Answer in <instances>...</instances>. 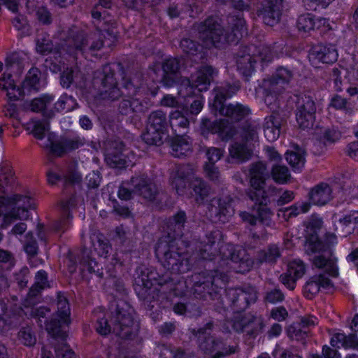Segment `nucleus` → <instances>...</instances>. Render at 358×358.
Instances as JSON below:
<instances>
[{"label": "nucleus", "instance_id": "1", "mask_svg": "<svg viewBox=\"0 0 358 358\" xmlns=\"http://www.w3.org/2000/svg\"><path fill=\"white\" fill-rule=\"evenodd\" d=\"M250 188L248 192L249 196L252 201H255L257 206L252 209V214L246 212L241 213L243 220L250 224H255L257 221L266 223L272 216V213L263 203L264 191L263 185L267 176L265 165L259 162L255 164L250 170Z\"/></svg>", "mask_w": 358, "mask_h": 358}, {"label": "nucleus", "instance_id": "2", "mask_svg": "<svg viewBox=\"0 0 358 358\" xmlns=\"http://www.w3.org/2000/svg\"><path fill=\"white\" fill-rule=\"evenodd\" d=\"M315 273L304 287V293L311 298L319 292L320 287L329 285V277H336L338 274L336 262L334 258H327L324 255H316L313 259Z\"/></svg>", "mask_w": 358, "mask_h": 358}, {"label": "nucleus", "instance_id": "3", "mask_svg": "<svg viewBox=\"0 0 358 358\" xmlns=\"http://www.w3.org/2000/svg\"><path fill=\"white\" fill-rule=\"evenodd\" d=\"M30 127L32 128L33 135L40 141V145L55 155L60 156L81 145L77 138L57 140L55 134L49 131V125L46 122L33 121L30 123Z\"/></svg>", "mask_w": 358, "mask_h": 358}, {"label": "nucleus", "instance_id": "4", "mask_svg": "<svg viewBox=\"0 0 358 358\" xmlns=\"http://www.w3.org/2000/svg\"><path fill=\"white\" fill-rule=\"evenodd\" d=\"M165 120V114L160 110L155 111L150 115L146 131L142 134V138L146 143L159 145L166 138Z\"/></svg>", "mask_w": 358, "mask_h": 358}, {"label": "nucleus", "instance_id": "5", "mask_svg": "<svg viewBox=\"0 0 358 358\" xmlns=\"http://www.w3.org/2000/svg\"><path fill=\"white\" fill-rule=\"evenodd\" d=\"M210 25V22L208 21V28L203 30L202 34V38L206 46L213 44L216 47H221L225 43L235 42L237 38L242 36L243 27L240 30L238 29L233 30L234 34L226 36H223V30L220 24H213V27H211Z\"/></svg>", "mask_w": 358, "mask_h": 358}, {"label": "nucleus", "instance_id": "6", "mask_svg": "<svg viewBox=\"0 0 358 358\" xmlns=\"http://www.w3.org/2000/svg\"><path fill=\"white\" fill-rule=\"evenodd\" d=\"M243 138L244 145L234 144L229 148L231 157L237 162L245 161L251 156L258 139L257 129L255 127L245 129Z\"/></svg>", "mask_w": 358, "mask_h": 358}, {"label": "nucleus", "instance_id": "7", "mask_svg": "<svg viewBox=\"0 0 358 358\" xmlns=\"http://www.w3.org/2000/svg\"><path fill=\"white\" fill-rule=\"evenodd\" d=\"M58 310L54 319L46 324V329L54 336H59L70 324V309L65 297H60L57 303Z\"/></svg>", "mask_w": 358, "mask_h": 358}, {"label": "nucleus", "instance_id": "8", "mask_svg": "<svg viewBox=\"0 0 358 358\" xmlns=\"http://www.w3.org/2000/svg\"><path fill=\"white\" fill-rule=\"evenodd\" d=\"M322 220L315 217L308 222L306 230L305 250L308 254H314L324 251V245L318 240L317 232L322 227Z\"/></svg>", "mask_w": 358, "mask_h": 358}, {"label": "nucleus", "instance_id": "9", "mask_svg": "<svg viewBox=\"0 0 358 358\" xmlns=\"http://www.w3.org/2000/svg\"><path fill=\"white\" fill-rule=\"evenodd\" d=\"M164 248H166L165 245L159 243L156 247V254L158 257L164 256L168 268L178 273H184L189 269V261L186 257L176 252H166Z\"/></svg>", "mask_w": 358, "mask_h": 358}, {"label": "nucleus", "instance_id": "10", "mask_svg": "<svg viewBox=\"0 0 358 358\" xmlns=\"http://www.w3.org/2000/svg\"><path fill=\"white\" fill-rule=\"evenodd\" d=\"M161 103L164 106L178 108L170 115V124L173 130L176 131L178 127L185 129L187 127L189 122L187 117L179 110V108L184 109V106L178 100L173 96L166 95L162 99Z\"/></svg>", "mask_w": 358, "mask_h": 358}, {"label": "nucleus", "instance_id": "11", "mask_svg": "<svg viewBox=\"0 0 358 358\" xmlns=\"http://www.w3.org/2000/svg\"><path fill=\"white\" fill-rule=\"evenodd\" d=\"M113 327V332L123 338H130L132 334L138 330V324H136L130 313L127 312L118 313Z\"/></svg>", "mask_w": 358, "mask_h": 358}, {"label": "nucleus", "instance_id": "12", "mask_svg": "<svg viewBox=\"0 0 358 358\" xmlns=\"http://www.w3.org/2000/svg\"><path fill=\"white\" fill-rule=\"evenodd\" d=\"M338 52L332 45H318L315 46L310 54V60L313 65H317L319 62L324 64H331L336 61Z\"/></svg>", "mask_w": 358, "mask_h": 358}, {"label": "nucleus", "instance_id": "13", "mask_svg": "<svg viewBox=\"0 0 358 358\" xmlns=\"http://www.w3.org/2000/svg\"><path fill=\"white\" fill-rule=\"evenodd\" d=\"M306 268L301 260H294L288 265L287 272L280 276L281 282L289 289L295 287L296 281L305 273Z\"/></svg>", "mask_w": 358, "mask_h": 358}, {"label": "nucleus", "instance_id": "14", "mask_svg": "<svg viewBox=\"0 0 358 358\" xmlns=\"http://www.w3.org/2000/svg\"><path fill=\"white\" fill-rule=\"evenodd\" d=\"M315 106L310 99H306L296 113V122L300 128L305 129L313 127L315 120Z\"/></svg>", "mask_w": 358, "mask_h": 358}, {"label": "nucleus", "instance_id": "15", "mask_svg": "<svg viewBox=\"0 0 358 358\" xmlns=\"http://www.w3.org/2000/svg\"><path fill=\"white\" fill-rule=\"evenodd\" d=\"M46 85V78L36 68L31 69L23 82V93L38 90Z\"/></svg>", "mask_w": 358, "mask_h": 358}, {"label": "nucleus", "instance_id": "16", "mask_svg": "<svg viewBox=\"0 0 358 358\" xmlns=\"http://www.w3.org/2000/svg\"><path fill=\"white\" fill-rule=\"evenodd\" d=\"M215 72L211 67L206 66L199 70L192 78V85L187 88V92H190L195 87L199 92L206 91L210 83V79Z\"/></svg>", "mask_w": 358, "mask_h": 358}, {"label": "nucleus", "instance_id": "17", "mask_svg": "<svg viewBox=\"0 0 358 358\" xmlns=\"http://www.w3.org/2000/svg\"><path fill=\"white\" fill-rule=\"evenodd\" d=\"M18 206L17 212H13L5 217L4 222L7 224V222H10L20 219L26 220L29 217V213L27 209L32 208L34 207V203L31 199L28 196H21L17 201Z\"/></svg>", "mask_w": 358, "mask_h": 358}, {"label": "nucleus", "instance_id": "18", "mask_svg": "<svg viewBox=\"0 0 358 358\" xmlns=\"http://www.w3.org/2000/svg\"><path fill=\"white\" fill-rule=\"evenodd\" d=\"M281 7L282 0H268L266 8L262 12L266 24L273 26L279 20Z\"/></svg>", "mask_w": 358, "mask_h": 358}, {"label": "nucleus", "instance_id": "19", "mask_svg": "<svg viewBox=\"0 0 358 358\" xmlns=\"http://www.w3.org/2000/svg\"><path fill=\"white\" fill-rule=\"evenodd\" d=\"M92 242V254L101 258H106L110 250L107 240L99 232H94L90 236Z\"/></svg>", "mask_w": 358, "mask_h": 358}, {"label": "nucleus", "instance_id": "20", "mask_svg": "<svg viewBox=\"0 0 358 358\" xmlns=\"http://www.w3.org/2000/svg\"><path fill=\"white\" fill-rule=\"evenodd\" d=\"M281 125L282 120L278 116L271 115L266 118L264 131L268 141H274L278 138Z\"/></svg>", "mask_w": 358, "mask_h": 358}, {"label": "nucleus", "instance_id": "21", "mask_svg": "<svg viewBox=\"0 0 358 358\" xmlns=\"http://www.w3.org/2000/svg\"><path fill=\"white\" fill-rule=\"evenodd\" d=\"M327 20L323 18L315 19L311 14H305L301 15L297 22V27L299 31L309 32L315 29H320L322 25H324Z\"/></svg>", "mask_w": 358, "mask_h": 358}, {"label": "nucleus", "instance_id": "22", "mask_svg": "<svg viewBox=\"0 0 358 358\" xmlns=\"http://www.w3.org/2000/svg\"><path fill=\"white\" fill-rule=\"evenodd\" d=\"M285 158L294 171H300L305 165L304 150L299 147L288 150L285 154Z\"/></svg>", "mask_w": 358, "mask_h": 358}, {"label": "nucleus", "instance_id": "23", "mask_svg": "<svg viewBox=\"0 0 358 358\" xmlns=\"http://www.w3.org/2000/svg\"><path fill=\"white\" fill-rule=\"evenodd\" d=\"M331 198V189L328 185L322 184L310 192V199L315 205H324Z\"/></svg>", "mask_w": 358, "mask_h": 358}, {"label": "nucleus", "instance_id": "24", "mask_svg": "<svg viewBox=\"0 0 358 358\" xmlns=\"http://www.w3.org/2000/svg\"><path fill=\"white\" fill-rule=\"evenodd\" d=\"M222 155L223 151L215 148H211L207 151V157L209 161V164H206L205 165L204 170L206 175L211 180H214L217 178L218 171L214 166V164L220 159Z\"/></svg>", "mask_w": 358, "mask_h": 358}, {"label": "nucleus", "instance_id": "25", "mask_svg": "<svg viewBox=\"0 0 358 358\" xmlns=\"http://www.w3.org/2000/svg\"><path fill=\"white\" fill-rule=\"evenodd\" d=\"M357 224H358V211H352L347 213L339 220V228L342 232L339 235L345 236L351 234Z\"/></svg>", "mask_w": 358, "mask_h": 358}, {"label": "nucleus", "instance_id": "26", "mask_svg": "<svg viewBox=\"0 0 358 358\" xmlns=\"http://www.w3.org/2000/svg\"><path fill=\"white\" fill-rule=\"evenodd\" d=\"M0 88L6 91L9 101H15L22 94L21 90L15 87L13 80L10 76L0 78Z\"/></svg>", "mask_w": 358, "mask_h": 358}, {"label": "nucleus", "instance_id": "27", "mask_svg": "<svg viewBox=\"0 0 358 358\" xmlns=\"http://www.w3.org/2000/svg\"><path fill=\"white\" fill-rule=\"evenodd\" d=\"M171 146L172 155L177 157L185 155L190 151V145L187 136L177 135L172 141Z\"/></svg>", "mask_w": 358, "mask_h": 358}, {"label": "nucleus", "instance_id": "28", "mask_svg": "<svg viewBox=\"0 0 358 358\" xmlns=\"http://www.w3.org/2000/svg\"><path fill=\"white\" fill-rule=\"evenodd\" d=\"M331 344L333 347L341 348H357L358 347V339L355 336L346 337L343 334H336L331 339Z\"/></svg>", "mask_w": 358, "mask_h": 358}, {"label": "nucleus", "instance_id": "29", "mask_svg": "<svg viewBox=\"0 0 358 358\" xmlns=\"http://www.w3.org/2000/svg\"><path fill=\"white\" fill-rule=\"evenodd\" d=\"M103 85L106 89L103 95L104 99L109 98L115 99L120 96V90L115 85L113 73L104 76Z\"/></svg>", "mask_w": 358, "mask_h": 358}, {"label": "nucleus", "instance_id": "30", "mask_svg": "<svg viewBox=\"0 0 358 358\" xmlns=\"http://www.w3.org/2000/svg\"><path fill=\"white\" fill-rule=\"evenodd\" d=\"M271 176L278 183H285L290 178V173L285 166L276 165L272 168Z\"/></svg>", "mask_w": 358, "mask_h": 358}, {"label": "nucleus", "instance_id": "31", "mask_svg": "<svg viewBox=\"0 0 358 358\" xmlns=\"http://www.w3.org/2000/svg\"><path fill=\"white\" fill-rule=\"evenodd\" d=\"M310 204L308 202H303L300 204L292 206L289 208H287L283 210H280L284 214V216L288 217L292 216H296L300 213H304L309 210Z\"/></svg>", "mask_w": 358, "mask_h": 358}, {"label": "nucleus", "instance_id": "32", "mask_svg": "<svg viewBox=\"0 0 358 358\" xmlns=\"http://www.w3.org/2000/svg\"><path fill=\"white\" fill-rule=\"evenodd\" d=\"M81 270L84 277H87L88 273H96L98 275H103V273H99V266L93 259H85L81 264Z\"/></svg>", "mask_w": 358, "mask_h": 358}, {"label": "nucleus", "instance_id": "33", "mask_svg": "<svg viewBox=\"0 0 358 358\" xmlns=\"http://www.w3.org/2000/svg\"><path fill=\"white\" fill-rule=\"evenodd\" d=\"M191 186L193 189V192H190L191 195L194 196L197 201L202 200L203 197L207 193V190L204 187L203 182L200 180L196 178L191 182Z\"/></svg>", "mask_w": 358, "mask_h": 358}, {"label": "nucleus", "instance_id": "34", "mask_svg": "<svg viewBox=\"0 0 358 358\" xmlns=\"http://www.w3.org/2000/svg\"><path fill=\"white\" fill-rule=\"evenodd\" d=\"M330 105L336 109L343 110L345 113L350 115L352 113V109L348 104L346 100L340 96H334L331 100Z\"/></svg>", "mask_w": 358, "mask_h": 358}, {"label": "nucleus", "instance_id": "35", "mask_svg": "<svg viewBox=\"0 0 358 358\" xmlns=\"http://www.w3.org/2000/svg\"><path fill=\"white\" fill-rule=\"evenodd\" d=\"M76 101L71 96H63L56 103L57 110L70 111L75 108Z\"/></svg>", "mask_w": 358, "mask_h": 358}, {"label": "nucleus", "instance_id": "36", "mask_svg": "<svg viewBox=\"0 0 358 358\" xmlns=\"http://www.w3.org/2000/svg\"><path fill=\"white\" fill-rule=\"evenodd\" d=\"M47 275L43 271H39L36 275V280L34 286L31 289V293L34 294V292H39L48 287Z\"/></svg>", "mask_w": 358, "mask_h": 358}, {"label": "nucleus", "instance_id": "37", "mask_svg": "<svg viewBox=\"0 0 358 358\" xmlns=\"http://www.w3.org/2000/svg\"><path fill=\"white\" fill-rule=\"evenodd\" d=\"M239 71L245 76H249L254 69L250 55L243 57L238 64Z\"/></svg>", "mask_w": 358, "mask_h": 358}, {"label": "nucleus", "instance_id": "38", "mask_svg": "<svg viewBox=\"0 0 358 358\" xmlns=\"http://www.w3.org/2000/svg\"><path fill=\"white\" fill-rule=\"evenodd\" d=\"M229 110H230V112L229 113L227 114L236 119H239L248 115L250 113L249 108L241 104L229 106Z\"/></svg>", "mask_w": 358, "mask_h": 358}, {"label": "nucleus", "instance_id": "39", "mask_svg": "<svg viewBox=\"0 0 358 358\" xmlns=\"http://www.w3.org/2000/svg\"><path fill=\"white\" fill-rule=\"evenodd\" d=\"M106 160L111 166L116 168H122L123 166H128L124 159L120 158V157L116 156L110 152H108L106 154Z\"/></svg>", "mask_w": 358, "mask_h": 358}, {"label": "nucleus", "instance_id": "40", "mask_svg": "<svg viewBox=\"0 0 358 358\" xmlns=\"http://www.w3.org/2000/svg\"><path fill=\"white\" fill-rule=\"evenodd\" d=\"M19 338L25 345L31 346L36 343V338L29 329H24L20 332Z\"/></svg>", "mask_w": 358, "mask_h": 358}, {"label": "nucleus", "instance_id": "41", "mask_svg": "<svg viewBox=\"0 0 358 358\" xmlns=\"http://www.w3.org/2000/svg\"><path fill=\"white\" fill-rule=\"evenodd\" d=\"M110 2L107 0L101 1L92 10V15L95 19H99L103 13V9L109 8Z\"/></svg>", "mask_w": 358, "mask_h": 358}, {"label": "nucleus", "instance_id": "42", "mask_svg": "<svg viewBox=\"0 0 358 358\" xmlns=\"http://www.w3.org/2000/svg\"><path fill=\"white\" fill-rule=\"evenodd\" d=\"M52 50V44L48 39L43 38L42 41L39 40L36 43V51L41 54L45 55L50 52Z\"/></svg>", "mask_w": 358, "mask_h": 358}, {"label": "nucleus", "instance_id": "43", "mask_svg": "<svg viewBox=\"0 0 358 358\" xmlns=\"http://www.w3.org/2000/svg\"><path fill=\"white\" fill-rule=\"evenodd\" d=\"M187 180L183 177L175 178L172 182V185L176 188L178 194H183L185 193L184 189L186 188V183Z\"/></svg>", "mask_w": 358, "mask_h": 358}, {"label": "nucleus", "instance_id": "44", "mask_svg": "<svg viewBox=\"0 0 358 358\" xmlns=\"http://www.w3.org/2000/svg\"><path fill=\"white\" fill-rule=\"evenodd\" d=\"M14 27L22 31L23 34H27L28 31V26L27 24V21L23 16H17L13 20Z\"/></svg>", "mask_w": 358, "mask_h": 358}, {"label": "nucleus", "instance_id": "45", "mask_svg": "<svg viewBox=\"0 0 358 358\" xmlns=\"http://www.w3.org/2000/svg\"><path fill=\"white\" fill-rule=\"evenodd\" d=\"M86 180L87 185L92 188L98 187L101 182V178L99 173L94 171L89 173L86 177Z\"/></svg>", "mask_w": 358, "mask_h": 358}, {"label": "nucleus", "instance_id": "46", "mask_svg": "<svg viewBox=\"0 0 358 358\" xmlns=\"http://www.w3.org/2000/svg\"><path fill=\"white\" fill-rule=\"evenodd\" d=\"M96 331L99 334L106 335L111 331V327L105 319H101L97 321Z\"/></svg>", "mask_w": 358, "mask_h": 358}, {"label": "nucleus", "instance_id": "47", "mask_svg": "<svg viewBox=\"0 0 358 358\" xmlns=\"http://www.w3.org/2000/svg\"><path fill=\"white\" fill-rule=\"evenodd\" d=\"M57 356L62 358H76L74 352L66 345H63L60 349L56 350Z\"/></svg>", "mask_w": 358, "mask_h": 358}, {"label": "nucleus", "instance_id": "48", "mask_svg": "<svg viewBox=\"0 0 358 358\" xmlns=\"http://www.w3.org/2000/svg\"><path fill=\"white\" fill-rule=\"evenodd\" d=\"M180 45L183 50L188 54L193 55L196 50L195 43L191 40L184 39L181 41Z\"/></svg>", "mask_w": 358, "mask_h": 358}, {"label": "nucleus", "instance_id": "49", "mask_svg": "<svg viewBox=\"0 0 358 358\" xmlns=\"http://www.w3.org/2000/svg\"><path fill=\"white\" fill-rule=\"evenodd\" d=\"M45 107V101L44 99H34L31 101L28 108L32 111H38Z\"/></svg>", "mask_w": 358, "mask_h": 358}, {"label": "nucleus", "instance_id": "50", "mask_svg": "<svg viewBox=\"0 0 358 358\" xmlns=\"http://www.w3.org/2000/svg\"><path fill=\"white\" fill-rule=\"evenodd\" d=\"M139 191L145 198L151 199L155 192V187L151 184H145L139 188Z\"/></svg>", "mask_w": 358, "mask_h": 358}, {"label": "nucleus", "instance_id": "51", "mask_svg": "<svg viewBox=\"0 0 358 358\" xmlns=\"http://www.w3.org/2000/svg\"><path fill=\"white\" fill-rule=\"evenodd\" d=\"M287 315L286 310L282 307H278L273 309L271 312V317L278 321H281L285 319Z\"/></svg>", "mask_w": 358, "mask_h": 358}, {"label": "nucleus", "instance_id": "52", "mask_svg": "<svg viewBox=\"0 0 358 358\" xmlns=\"http://www.w3.org/2000/svg\"><path fill=\"white\" fill-rule=\"evenodd\" d=\"M278 76L279 77V80L276 82L277 84L283 82H288L291 77V73L286 69L281 68L278 71Z\"/></svg>", "mask_w": 358, "mask_h": 358}, {"label": "nucleus", "instance_id": "53", "mask_svg": "<svg viewBox=\"0 0 358 358\" xmlns=\"http://www.w3.org/2000/svg\"><path fill=\"white\" fill-rule=\"evenodd\" d=\"M341 138V134L336 130L326 131L324 136V141L327 142H335Z\"/></svg>", "mask_w": 358, "mask_h": 358}, {"label": "nucleus", "instance_id": "54", "mask_svg": "<svg viewBox=\"0 0 358 358\" xmlns=\"http://www.w3.org/2000/svg\"><path fill=\"white\" fill-rule=\"evenodd\" d=\"M266 299L268 301L275 303L282 301L283 299V295L280 291L275 289L268 293Z\"/></svg>", "mask_w": 358, "mask_h": 358}, {"label": "nucleus", "instance_id": "55", "mask_svg": "<svg viewBox=\"0 0 358 358\" xmlns=\"http://www.w3.org/2000/svg\"><path fill=\"white\" fill-rule=\"evenodd\" d=\"M348 154L350 157L358 161V142L350 143L348 145Z\"/></svg>", "mask_w": 358, "mask_h": 358}, {"label": "nucleus", "instance_id": "56", "mask_svg": "<svg viewBox=\"0 0 358 358\" xmlns=\"http://www.w3.org/2000/svg\"><path fill=\"white\" fill-rule=\"evenodd\" d=\"M38 20L43 23H48L50 22V15L48 11L45 8H41L37 12Z\"/></svg>", "mask_w": 358, "mask_h": 358}, {"label": "nucleus", "instance_id": "57", "mask_svg": "<svg viewBox=\"0 0 358 358\" xmlns=\"http://www.w3.org/2000/svg\"><path fill=\"white\" fill-rule=\"evenodd\" d=\"M203 108V101L201 100L194 101L190 107V113L194 115H197L200 113Z\"/></svg>", "mask_w": 358, "mask_h": 358}, {"label": "nucleus", "instance_id": "58", "mask_svg": "<svg viewBox=\"0 0 358 358\" xmlns=\"http://www.w3.org/2000/svg\"><path fill=\"white\" fill-rule=\"evenodd\" d=\"M4 114L6 116H9L10 117H15L17 115V108L15 105L12 103H8L4 109Z\"/></svg>", "mask_w": 358, "mask_h": 358}, {"label": "nucleus", "instance_id": "59", "mask_svg": "<svg viewBox=\"0 0 358 358\" xmlns=\"http://www.w3.org/2000/svg\"><path fill=\"white\" fill-rule=\"evenodd\" d=\"M322 354L326 358H337L339 356L335 350L327 346L323 347Z\"/></svg>", "mask_w": 358, "mask_h": 358}, {"label": "nucleus", "instance_id": "60", "mask_svg": "<svg viewBox=\"0 0 358 358\" xmlns=\"http://www.w3.org/2000/svg\"><path fill=\"white\" fill-rule=\"evenodd\" d=\"M294 199V194L292 192H285L282 196H280V200L278 202L280 204H283L285 203H288Z\"/></svg>", "mask_w": 358, "mask_h": 358}, {"label": "nucleus", "instance_id": "61", "mask_svg": "<svg viewBox=\"0 0 358 358\" xmlns=\"http://www.w3.org/2000/svg\"><path fill=\"white\" fill-rule=\"evenodd\" d=\"M131 192L125 187H120L118 191V196L120 199L127 200L131 197Z\"/></svg>", "mask_w": 358, "mask_h": 358}, {"label": "nucleus", "instance_id": "62", "mask_svg": "<svg viewBox=\"0 0 358 358\" xmlns=\"http://www.w3.org/2000/svg\"><path fill=\"white\" fill-rule=\"evenodd\" d=\"M266 152L267 156L273 160H278L280 158V155L278 153V152L272 148H267L266 149Z\"/></svg>", "mask_w": 358, "mask_h": 358}, {"label": "nucleus", "instance_id": "63", "mask_svg": "<svg viewBox=\"0 0 358 358\" xmlns=\"http://www.w3.org/2000/svg\"><path fill=\"white\" fill-rule=\"evenodd\" d=\"M302 323L306 326H315L317 324V319L314 316H308L302 319Z\"/></svg>", "mask_w": 358, "mask_h": 358}, {"label": "nucleus", "instance_id": "64", "mask_svg": "<svg viewBox=\"0 0 358 358\" xmlns=\"http://www.w3.org/2000/svg\"><path fill=\"white\" fill-rule=\"evenodd\" d=\"M80 124L85 129H89L92 127V122L90 120L85 116L80 117Z\"/></svg>", "mask_w": 358, "mask_h": 358}]
</instances>
